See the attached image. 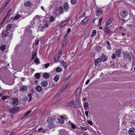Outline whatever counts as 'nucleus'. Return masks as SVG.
I'll return each mask as SVG.
<instances>
[{
	"mask_svg": "<svg viewBox=\"0 0 135 135\" xmlns=\"http://www.w3.org/2000/svg\"><path fill=\"white\" fill-rule=\"evenodd\" d=\"M47 122L48 123V127L50 128H53L55 125V121L53 120L52 117H49L47 120Z\"/></svg>",
	"mask_w": 135,
	"mask_h": 135,
	"instance_id": "nucleus-1",
	"label": "nucleus"
},
{
	"mask_svg": "<svg viewBox=\"0 0 135 135\" xmlns=\"http://www.w3.org/2000/svg\"><path fill=\"white\" fill-rule=\"evenodd\" d=\"M123 55L124 57V59L125 60L128 59L131 61L133 57V55L132 54H130L127 52H124Z\"/></svg>",
	"mask_w": 135,
	"mask_h": 135,
	"instance_id": "nucleus-2",
	"label": "nucleus"
},
{
	"mask_svg": "<svg viewBox=\"0 0 135 135\" xmlns=\"http://www.w3.org/2000/svg\"><path fill=\"white\" fill-rule=\"evenodd\" d=\"M11 102L12 104L14 106L18 105L19 103L18 99L16 98H12L11 100Z\"/></svg>",
	"mask_w": 135,
	"mask_h": 135,
	"instance_id": "nucleus-3",
	"label": "nucleus"
},
{
	"mask_svg": "<svg viewBox=\"0 0 135 135\" xmlns=\"http://www.w3.org/2000/svg\"><path fill=\"white\" fill-rule=\"evenodd\" d=\"M19 109V108L18 107H13L12 108L9 110V112L10 113H13V114L16 113Z\"/></svg>",
	"mask_w": 135,
	"mask_h": 135,
	"instance_id": "nucleus-4",
	"label": "nucleus"
},
{
	"mask_svg": "<svg viewBox=\"0 0 135 135\" xmlns=\"http://www.w3.org/2000/svg\"><path fill=\"white\" fill-rule=\"evenodd\" d=\"M28 97H26L24 98L23 99V100L24 102H26L27 101L29 98V102L31 101L32 99V94H30L28 95Z\"/></svg>",
	"mask_w": 135,
	"mask_h": 135,
	"instance_id": "nucleus-5",
	"label": "nucleus"
},
{
	"mask_svg": "<svg viewBox=\"0 0 135 135\" xmlns=\"http://www.w3.org/2000/svg\"><path fill=\"white\" fill-rule=\"evenodd\" d=\"M65 118L63 116H60V118H57V121L61 124H63L64 123Z\"/></svg>",
	"mask_w": 135,
	"mask_h": 135,
	"instance_id": "nucleus-6",
	"label": "nucleus"
},
{
	"mask_svg": "<svg viewBox=\"0 0 135 135\" xmlns=\"http://www.w3.org/2000/svg\"><path fill=\"white\" fill-rule=\"evenodd\" d=\"M80 106V103L79 100H75L73 104V107L75 108H77Z\"/></svg>",
	"mask_w": 135,
	"mask_h": 135,
	"instance_id": "nucleus-7",
	"label": "nucleus"
},
{
	"mask_svg": "<svg viewBox=\"0 0 135 135\" xmlns=\"http://www.w3.org/2000/svg\"><path fill=\"white\" fill-rule=\"evenodd\" d=\"M120 13L121 16L123 17H125L127 16L128 14L127 11L124 9L122 10L121 11Z\"/></svg>",
	"mask_w": 135,
	"mask_h": 135,
	"instance_id": "nucleus-8",
	"label": "nucleus"
},
{
	"mask_svg": "<svg viewBox=\"0 0 135 135\" xmlns=\"http://www.w3.org/2000/svg\"><path fill=\"white\" fill-rule=\"evenodd\" d=\"M27 88L28 87L27 86L23 85L20 88V91L22 92H25L27 90Z\"/></svg>",
	"mask_w": 135,
	"mask_h": 135,
	"instance_id": "nucleus-9",
	"label": "nucleus"
},
{
	"mask_svg": "<svg viewBox=\"0 0 135 135\" xmlns=\"http://www.w3.org/2000/svg\"><path fill=\"white\" fill-rule=\"evenodd\" d=\"M129 134L131 135H135V129L133 128H130L128 131Z\"/></svg>",
	"mask_w": 135,
	"mask_h": 135,
	"instance_id": "nucleus-10",
	"label": "nucleus"
},
{
	"mask_svg": "<svg viewBox=\"0 0 135 135\" xmlns=\"http://www.w3.org/2000/svg\"><path fill=\"white\" fill-rule=\"evenodd\" d=\"M104 33L106 35L109 34L111 32V31L109 28L106 27L104 30Z\"/></svg>",
	"mask_w": 135,
	"mask_h": 135,
	"instance_id": "nucleus-11",
	"label": "nucleus"
},
{
	"mask_svg": "<svg viewBox=\"0 0 135 135\" xmlns=\"http://www.w3.org/2000/svg\"><path fill=\"white\" fill-rule=\"evenodd\" d=\"M101 60L100 58H98L96 59L94 61V64L95 66H97L101 62Z\"/></svg>",
	"mask_w": 135,
	"mask_h": 135,
	"instance_id": "nucleus-12",
	"label": "nucleus"
},
{
	"mask_svg": "<svg viewBox=\"0 0 135 135\" xmlns=\"http://www.w3.org/2000/svg\"><path fill=\"white\" fill-rule=\"evenodd\" d=\"M108 59L107 57L104 54H103L100 59L103 62H105Z\"/></svg>",
	"mask_w": 135,
	"mask_h": 135,
	"instance_id": "nucleus-13",
	"label": "nucleus"
},
{
	"mask_svg": "<svg viewBox=\"0 0 135 135\" xmlns=\"http://www.w3.org/2000/svg\"><path fill=\"white\" fill-rule=\"evenodd\" d=\"M102 11L103 10L100 8H97L96 10L97 15L98 16L101 15L102 13Z\"/></svg>",
	"mask_w": 135,
	"mask_h": 135,
	"instance_id": "nucleus-14",
	"label": "nucleus"
},
{
	"mask_svg": "<svg viewBox=\"0 0 135 135\" xmlns=\"http://www.w3.org/2000/svg\"><path fill=\"white\" fill-rule=\"evenodd\" d=\"M89 20V17H87L84 18V19L82 20L81 22V23L82 25H84Z\"/></svg>",
	"mask_w": 135,
	"mask_h": 135,
	"instance_id": "nucleus-15",
	"label": "nucleus"
},
{
	"mask_svg": "<svg viewBox=\"0 0 135 135\" xmlns=\"http://www.w3.org/2000/svg\"><path fill=\"white\" fill-rule=\"evenodd\" d=\"M32 4V3L29 1L26 2L24 3V6L26 7H30L31 6Z\"/></svg>",
	"mask_w": 135,
	"mask_h": 135,
	"instance_id": "nucleus-16",
	"label": "nucleus"
},
{
	"mask_svg": "<svg viewBox=\"0 0 135 135\" xmlns=\"http://www.w3.org/2000/svg\"><path fill=\"white\" fill-rule=\"evenodd\" d=\"M7 3L3 5L0 9V14L2 13L7 6Z\"/></svg>",
	"mask_w": 135,
	"mask_h": 135,
	"instance_id": "nucleus-17",
	"label": "nucleus"
},
{
	"mask_svg": "<svg viewBox=\"0 0 135 135\" xmlns=\"http://www.w3.org/2000/svg\"><path fill=\"white\" fill-rule=\"evenodd\" d=\"M37 92H40L42 90V88L39 85H37L35 88Z\"/></svg>",
	"mask_w": 135,
	"mask_h": 135,
	"instance_id": "nucleus-18",
	"label": "nucleus"
},
{
	"mask_svg": "<svg viewBox=\"0 0 135 135\" xmlns=\"http://www.w3.org/2000/svg\"><path fill=\"white\" fill-rule=\"evenodd\" d=\"M48 84L47 82L46 81H44L41 83V85L43 87H45Z\"/></svg>",
	"mask_w": 135,
	"mask_h": 135,
	"instance_id": "nucleus-19",
	"label": "nucleus"
},
{
	"mask_svg": "<svg viewBox=\"0 0 135 135\" xmlns=\"http://www.w3.org/2000/svg\"><path fill=\"white\" fill-rule=\"evenodd\" d=\"M12 23H9L6 26V31H8L9 30L12 26Z\"/></svg>",
	"mask_w": 135,
	"mask_h": 135,
	"instance_id": "nucleus-20",
	"label": "nucleus"
},
{
	"mask_svg": "<svg viewBox=\"0 0 135 135\" xmlns=\"http://www.w3.org/2000/svg\"><path fill=\"white\" fill-rule=\"evenodd\" d=\"M69 8V5L67 2L65 3L63 5V8L64 9L66 10H67Z\"/></svg>",
	"mask_w": 135,
	"mask_h": 135,
	"instance_id": "nucleus-21",
	"label": "nucleus"
},
{
	"mask_svg": "<svg viewBox=\"0 0 135 135\" xmlns=\"http://www.w3.org/2000/svg\"><path fill=\"white\" fill-rule=\"evenodd\" d=\"M8 35L7 31H6L3 32L2 33V37L3 38H4Z\"/></svg>",
	"mask_w": 135,
	"mask_h": 135,
	"instance_id": "nucleus-22",
	"label": "nucleus"
},
{
	"mask_svg": "<svg viewBox=\"0 0 135 135\" xmlns=\"http://www.w3.org/2000/svg\"><path fill=\"white\" fill-rule=\"evenodd\" d=\"M81 88L80 87L78 89L76 92V95L80 94L81 93Z\"/></svg>",
	"mask_w": 135,
	"mask_h": 135,
	"instance_id": "nucleus-23",
	"label": "nucleus"
},
{
	"mask_svg": "<svg viewBox=\"0 0 135 135\" xmlns=\"http://www.w3.org/2000/svg\"><path fill=\"white\" fill-rule=\"evenodd\" d=\"M31 110L28 111L23 116V117L21 118V119L22 120L25 117L27 116L28 115H29L31 113Z\"/></svg>",
	"mask_w": 135,
	"mask_h": 135,
	"instance_id": "nucleus-24",
	"label": "nucleus"
},
{
	"mask_svg": "<svg viewBox=\"0 0 135 135\" xmlns=\"http://www.w3.org/2000/svg\"><path fill=\"white\" fill-rule=\"evenodd\" d=\"M43 76L44 78L47 79L49 77L50 75L49 73H45L43 74Z\"/></svg>",
	"mask_w": 135,
	"mask_h": 135,
	"instance_id": "nucleus-25",
	"label": "nucleus"
},
{
	"mask_svg": "<svg viewBox=\"0 0 135 135\" xmlns=\"http://www.w3.org/2000/svg\"><path fill=\"white\" fill-rule=\"evenodd\" d=\"M59 13L60 14H62L64 12L63 8L62 6H61L59 7Z\"/></svg>",
	"mask_w": 135,
	"mask_h": 135,
	"instance_id": "nucleus-26",
	"label": "nucleus"
},
{
	"mask_svg": "<svg viewBox=\"0 0 135 135\" xmlns=\"http://www.w3.org/2000/svg\"><path fill=\"white\" fill-rule=\"evenodd\" d=\"M6 49V46L5 45H2L0 47V49L2 51H4Z\"/></svg>",
	"mask_w": 135,
	"mask_h": 135,
	"instance_id": "nucleus-27",
	"label": "nucleus"
},
{
	"mask_svg": "<svg viewBox=\"0 0 135 135\" xmlns=\"http://www.w3.org/2000/svg\"><path fill=\"white\" fill-rule=\"evenodd\" d=\"M84 108L85 110H87L88 107V103L87 102H85L84 103Z\"/></svg>",
	"mask_w": 135,
	"mask_h": 135,
	"instance_id": "nucleus-28",
	"label": "nucleus"
},
{
	"mask_svg": "<svg viewBox=\"0 0 135 135\" xmlns=\"http://www.w3.org/2000/svg\"><path fill=\"white\" fill-rule=\"evenodd\" d=\"M35 78L36 79H38L40 78V73H36L35 75Z\"/></svg>",
	"mask_w": 135,
	"mask_h": 135,
	"instance_id": "nucleus-29",
	"label": "nucleus"
},
{
	"mask_svg": "<svg viewBox=\"0 0 135 135\" xmlns=\"http://www.w3.org/2000/svg\"><path fill=\"white\" fill-rule=\"evenodd\" d=\"M121 54V52L120 51V49H118L116 51V54L119 57Z\"/></svg>",
	"mask_w": 135,
	"mask_h": 135,
	"instance_id": "nucleus-30",
	"label": "nucleus"
},
{
	"mask_svg": "<svg viewBox=\"0 0 135 135\" xmlns=\"http://www.w3.org/2000/svg\"><path fill=\"white\" fill-rule=\"evenodd\" d=\"M54 80L55 81L57 82L59 80V75H56L54 77Z\"/></svg>",
	"mask_w": 135,
	"mask_h": 135,
	"instance_id": "nucleus-31",
	"label": "nucleus"
},
{
	"mask_svg": "<svg viewBox=\"0 0 135 135\" xmlns=\"http://www.w3.org/2000/svg\"><path fill=\"white\" fill-rule=\"evenodd\" d=\"M14 31V30H12V31H11L8 34V36L10 37L11 38H12V37L13 35V33L12 32L13 31Z\"/></svg>",
	"mask_w": 135,
	"mask_h": 135,
	"instance_id": "nucleus-32",
	"label": "nucleus"
},
{
	"mask_svg": "<svg viewBox=\"0 0 135 135\" xmlns=\"http://www.w3.org/2000/svg\"><path fill=\"white\" fill-rule=\"evenodd\" d=\"M39 28V30L40 31L43 32L45 30L46 28V26H44L43 27H40Z\"/></svg>",
	"mask_w": 135,
	"mask_h": 135,
	"instance_id": "nucleus-33",
	"label": "nucleus"
},
{
	"mask_svg": "<svg viewBox=\"0 0 135 135\" xmlns=\"http://www.w3.org/2000/svg\"><path fill=\"white\" fill-rule=\"evenodd\" d=\"M97 33V31L95 30H93L92 32V33L91 35V37H93L96 35Z\"/></svg>",
	"mask_w": 135,
	"mask_h": 135,
	"instance_id": "nucleus-34",
	"label": "nucleus"
},
{
	"mask_svg": "<svg viewBox=\"0 0 135 135\" xmlns=\"http://www.w3.org/2000/svg\"><path fill=\"white\" fill-rule=\"evenodd\" d=\"M112 20L110 19H109L106 24V25L107 26H108L110 25L112 23Z\"/></svg>",
	"mask_w": 135,
	"mask_h": 135,
	"instance_id": "nucleus-35",
	"label": "nucleus"
},
{
	"mask_svg": "<svg viewBox=\"0 0 135 135\" xmlns=\"http://www.w3.org/2000/svg\"><path fill=\"white\" fill-rule=\"evenodd\" d=\"M65 25V24L62 21L61 22L59 25V26L61 28H62Z\"/></svg>",
	"mask_w": 135,
	"mask_h": 135,
	"instance_id": "nucleus-36",
	"label": "nucleus"
},
{
	"mask_svg": "<svg viewBox=\"0 0 135 135\" xmlns=\"http://www.w3.org/2000/svg\"><path fill=\"white\" fill-rule=\"evenodd\" d=\"M20 17V15L19 14H18L15 16L13 18V20H16Z\"/></svg>",
	"mask_w": 135,
	"mask_h": 135,
	"instance_id": "nucleus-37",
	"label": "nucleus"
},
{
	"mask_svg": "<svg viewBox=\"0 0 135 135\" xmlns=\"http://www.w3.org/2000/svg\"><path fill=\"white\" fill-rule=\"evenodd\" d=\"M70 2L72 4L74 5L77 3V0H71Z\"/></svg>",
	"mask_w": 135,
	"mask_h": 135,
	"instance_id": "nucleus-38",
	"label": "nucleus"
},
{
	"mask_svg": "<svg viewBox=\"0 0 135 135\" xmlns=\"http://www.w3.org/2000/svg\"><path fill=\"white\" fill-rule=\"evenodd\" d=\"M106 42L108 43L107 45V48L109 50L111 49V47L110 46V45L109 42L107 41H106Z\"/></svg>",
	"mask_w": 135,
	"mask_h": 135,
	"instance_id": "nucleus-39",
	"label": "nucleus"
},
{
	"mask_svg": "<svg viewBox=\"0 0 135 135\" xmlns=\"http://www.w3.org/2000/svg\"><path fill=\"white\" fill-rule=\"evenodd\" d=\"M122 28H123V27H120L119 28H117V29H116L115 30V32L116 33H117V32H118L119 31H120V29H122Z\"/></svg>",
	"mask_w": 135,
	"mask_h": 135,
	"instance_id": "nucleus-40",
	"label": "nucleus"
},
{
	"mask_svg": "<svg viewBox=\"0 0 135 135\" xmlns=\"http://www.w3.org/2000/svg\"><path fill=\"white\" fill-rule=\"evenodd\" d=\"M62 64L63 65L64 68H66L67 67L66 63L64 62V61H62Z\"/></svg>",
	"mask_w": 135,
	"mask_h": 135,
	"instance_id": "nucleus-41",
	"label": "nucleus"
},
{
	"mask_svg": "<svg viewBox=\"0 0 135 135\" xmlns=\"http://www.w3.org/2000/svg\"><path fill=\"white\" fill-rule=\"evenodd\" d=\"M61 71V68L60 67H58L56 69V71L58 73L60 72Z\"/></svg>",
	"mask_w": 135,
	"mask_h": 135,
	"instance_id": "nucleus-42",
	"label": "nucleus"
},
{
	"mask_svg": "<svg viewBox=\"0 0 135 135\" xmlns=\"http://www.w3.org/2000/svg\"><path fill=\"white\" fill-rule=\"evenodd\" d=\"M61 54L62 52L61 51L59 52L58 54V56L57 57V58H58V59H59L61 57Z\"/></svg>",
	"mask_w": 135,
	"mask_h": 135,
	"instance_id": "nucleus-43",
	"label": "nucleus"
},
{
	"mask_svg": "<svg viewBox=\"0 0 135 135\" xmlns=\"http://www.w3.org/2000/svg\"><path fill=\"white\" fill-rule=\"evenodd\" d=\"M55 20V18L53 16H51L50 18V22H52L54 21Z\"/></svg>",
	"mask_w": 135,
	"mask_h": 135,
	"instance_id": "nucleus-44",
	"label": "nucleus"
},
{
	"mask_svg": "<svg viewBox=\"0 0 135 135\" xmlns=\"http://www.w3.org/2000/svg\"><path fill=\"white\" fill-rule=\"evenodd\" d=\"M12 11V9L11 8H10L9 10L8 11L7 13V14L6 16L7 17L10 14V13L11 11Z\"/></svg>",
	"mask_w": 135,
	"mask_h": 135,
	"instance_id": "nucleus-45",
	"label": "nucleus"
},
{
	"mask_svg": "<svg viewBox=\"0 0 135 135\" xmlns=\"http://www.w3.org/2000/svg\"><path fill=\"white\" fill-rule=\"evenodd\" d=\"M71 125L72 128L73 129H75L76 128V126L73 123H71Z\"/></svg>",
	"mask_w": 135,
	"mask_h": 135,
	"instance_id": "nucleus-46",
	"label": "nucleus"
},
{
	"mask_svg": "<svg viewBox=\"0 0 135 135\" xmlns=\"http://www.w3.org/2000/svg\"><path fill=\"white\" fill-rule=\"evenodd\" d=\"M80 128L82 130L84 131H86L87 130V128L86 127H84L81 126H80Z\"/></svg>",
	"mask_w": 135,
	"mask_h": 135,
	"instance_id": "nucleus-47",
	"label": "nucleus"
},
{
	"mask_svg": "<svg viewBox=\"0 0 135 135\" xmlns=\"http://www.w3.org/2000/svg\"><path fill=\"white\" fill-rule=\"evenodd\" d=\"M111 57L113 59H115L116 57V56L115 54H113L111 56Z\"/></svg>",
	"mask_w": 135,
	"mask_h": 135,
	"instance_id": "nucleus-48",
	"label": "nucleus"
},
{
	"mask_svg": "<svg viewBox=\"0 0 135 135\" xmlns=\"http://www.w3.org/2000/svg\"><path fill=\"white\" fill-rule=\"evenodd\" d=\"M35 60V62L36 64H39V62L38 61L37 59L36 58L34 60V61Z\"/></svg>",
	"mask_w": 135,
	"mask_h": 135,
	"instance_id": "nucleus-49",
	"label": "nucleus"
},
{
	"mask_svg": "<svg viewBox=\"0 0 135 135\" xmlns=\"http://www.w3.org/2000/svg\"><path fill=\"white\" fill-rule=\"evenodd\" d=\"M44 65L45 66V68H47L49 66L50 64L49 63H47L45 64Z\"/></svg>",
	"mask_w": 135,
	"mask_h": 135,
	"instance_id": "nucleus-50",
	"label": "nucleus"
},
{
	"mask_svg": "<svg viewBox=\"0 0 135 135\" xmlns=\"http://www.w3.org/2000/svg\"><path fill=\"white\" fill-rule=\"evenodd\" d=\"M87 122L91 125H92L93 124L92 122L90 120H87Z\"/></svg>",
	"mask_w": 135,
	"mask_h": 135,
	"instance_id": "nucleus-51",
	"label": "nucleus"
},
{
	"mask_svg": "<svg viewBox=\"0 0 135 135\" xmlns=\"http://www.w3.org/2000/svg\"><path fill=\"white\" fill-rule=\"evenodd\" d=\"M39 41V40H37L35 41V44L36 46H37L38 44Z\"/></svg>",
	"mask_w": 135,
	"mask_h": 135,
	"instance_id": "nucleus-52",
	"label": "nucleus"
},
{
	"mask_svg": "<svg viewBox=\"0 0 135 135\" xmlns=\"http://www.w3.org/2000/svg\"><path fill=\"white\" fill-rule=\"evenodd\" d=\"M71 31V28H69L67 30V33L66 35H68L69 32Z\"/></svg>",
	"mask_w": 135,
	"mask_h": 135,
	"instance_id": "nucleus-53",
	"label": "nucleus"
},
{
	"mask_svg": "<svg viewBox=\"0 0 135 135\" xmlns=\"http://www.w3.org/2000/svg\"><path fill=\"white\" fill-rule=\"evenodd\" d=\"M102 19V18H101L99 19V25H101Z\"/></svg>",
	"mask_w": 135,
	"mask_h": 135,
	"instance_id": "nucleus-54",
	"label": "nucleus"
},
{
	"mask_svg": "<svg viewBox=\"0 0 135 135\" xmlns=\"http://www.w3.org/2000/svg\"><path fill=\"white\" fill-rule=\"evenodd\" d=\"M68 21H69L68 20H66L64 21H62L64 23H65V25L67 24Z\"/></svg>",
	"mask_w": 135,
	"mask_h": 135,
	"instance_id": "nucleus-55",
	"label": "nucleus"
},
{
	"mask_svg": "<svg viewBox=\"0 0 135 135\" xmlns=\"http://www.w3.org/2000/svg\"><path fill=\"white\" fill-rule=\"evenodd\" d=\"M7 17L6 16L2 20V23H4V22H5V20L6 19Z\"/></svg>",
	"mask_w": 135,
	"mask_h": 135,
	"instance_id": "nucleus-56",
	"label": "nucleus"
},
{
	"mask_svg": "<svg viewBox=\"0 0 135 135\" xmlns=\"http://www.w3.org/2000/svg\"><path fill=\"white\" fill-rule=\"evenodd\" d=\"M85 114L86 117H88V116L89 112L88 111H85Z\"/></svg>",
	"mask_w": 135,
	"mask_h": 135,
	"instance_id": "nucleus-57",
	"label": "nucleus"
},
{
	"mask_svg": "<svg viewBox=\"0 0 135 135\" xmlns=\"http://www.w3.org/2000/svg\"><path fill=\"white\" fill-rule=\"evenodd\" d=\"M36 52H35L34 53L32 54V56L33 57L35 58V57L36 56Z\"/></svg>",
	"mask_w": 135,
	"mask_h": 135,
	"instance_id": "nucleus-58",
	"label": "nucleus"
},
{
	"mask_svg": "<svg viewBox=\"0 0 135 135\" xmlns=\"http://www.w3.org/2000/svg\"><path fill=\"white\" fill-rule=\"evenodd\" d=\"M43 129V128L42 127H41L40 128L38 129V131L39 132H42Z\"/></svg>",
	"mask_w": 135,
	"mask_h": 135,
	"instance_id": "nucleus-59",
	"label": "nucleus"
},
{
	"mask_svg": "<svg viewBox=\"0 0 135 135\" xmlns=\"http://www.w3.org/2000/svg\"><path fill=\"white\" fill-rule=\"evenodd\" d=\"M71 76V74L69 76H68L66 78V80H68L70 78Z\"/></svg>",
	"mask_w": 135,
	"mask_h": 135,
	"instance_id": "nucleus-60",
	"label": "nucleus"
},
{
	"mask_svg": "<svg viewBox=\"0 0 135 135\" xmlns=\"http://www.w3.org/2000/svg\"><path fill=\"white\" fill-rule=\"evenodd\" d=\"M64 90L62 88L59 91V93L60 94H61Z\"/></svg>",
	"mask_w": 135,
	"mask_h": 135,
	"instance_id": "nucleus-61",
	"label": "nucleus"
},
{
	"mask_svg": "<svg viewBox=\"0 0 135 135\" xmlns=\"http://www.w3.org/2000/svg\"><path fill=\"white\" fill-rule=\"evenodd\" d=\"M131 124L133 126H135V122L134 120H133Z\"/></svg>",
	"mask_w": 135,
	"mask_h": 135,
	"instance_id": "nucleus-62",
	"label": "nucleus"
},
{
	"mask_svg": "<svg viewBox=\"0 0 135 135\" xmlns=\"http://www.w3.org/2000/svg\"><path fill=\"white\" fill-rule=\"evenodd\" d=\"M111 4H109L107 6V8L108 9H109L111 7Z\"/></svg>",
	"mask_w": 135,
	"mask_h": 135,
	"instance_id": "nucleus-63",
	"label": "nucleus"
},
{
	"mask_svg": "<svg viewBox=\"0 0 135 135\" xmlns=\"http://www.w3.org/2000/svg\"><path fill=\"white\" fill-rule=\"evenodd\" d=\"M2 99L3 100H4L7 99V97L6 96H4L2 98Z\"/></svg>",
	"mask_w": 135,
	"mask_h": 135,
	"instance_id": "nucleus-64",
	"label": "nucleus"
}]
</instances>
